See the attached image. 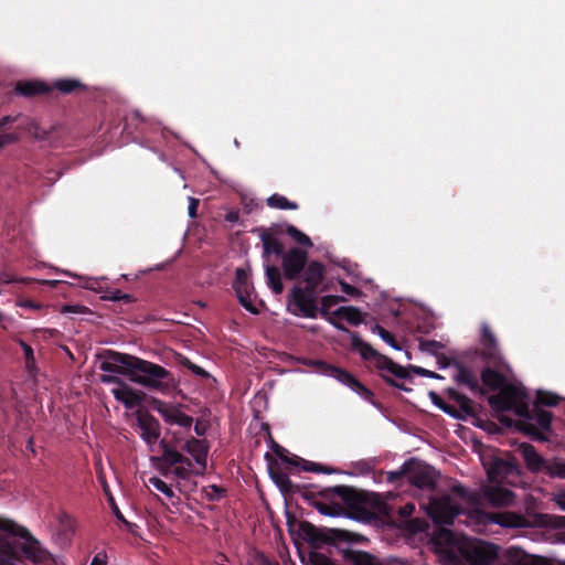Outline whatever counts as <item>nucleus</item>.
<instances>
[{
    "instance_id": "9",
    "label": "nucleus",
    "mask_w": 565,
    "mask_h": 565,
    "mask_svg": "<svg viewBox=\"0 0 565 565\" xmlns=\"http://www.w3.org/2000/svg\"><path fill=\"white\" fill-rule=\"evenodd\" d=\"M499 393L488 397L490 407L497 413L513 411L515 415L529 416V403L525 391L513 384H507Z\"/></svg>"
},
{
    "instance_id": "41",
    "label": "nucleus",
    "mask_w": 565,
    "mask_h": 565,
    "mask_svg": "<svg viewBox=\"0 0 565 565\" xmlns=\"http://www.w3.org/2000/svg\"><path fill=\"white\" fill-rule=\"evenodd\" d=\"M274 454L285 463L289 465V466H292V467H298L300 465V457L298 456H289V451L284 448L282 446L276 444V443H273V447H271Z\"/></svg>"
},
{
    "instance_id": "23",
    "label": "nucleus",
    "mask_w": 565,
    "mask_h": 565,
    "mask_svg": "<svg viewBox=\"0 0 565 565\" xmlns=\"http://www.w3.org/2000/svg\"><path fill=\"white\" fill-rule=\"evenodd\" d=\"M342 301H345V298L342 296L328 295V296L322 297L321 302H320L321 307L318 308L317 315L320 313L321 317L324 318L326 320H328L334 328H337L338 330L345 332L350 335V332H352V331L349 330L340 321H337L334 319L332 312L330 311L333 306H335Z\"/></svg>"
},
{
    "instance_id": "48",
    "label": "nucleus",
    "mask_w": 565,
    "mask_h": 565,
    "mask_svg": "<svg viewBox=\"0 0 565 565\" xmlns=\"http://www.w3.org/2000/svg\"><path fill=\"white\" fill-rule=\"evenodd\" d=\"M409 367L406 369L397 363H391V370H390V374H392L393 376L397 377V379H408L409 377Z\"/></svg>"
},
{
    "instance_id": "35",
    "label": "nucleus",
    "mask_w": 565,
    "mask_h": 565,
    "mask_svg": "<svg viewBox=\"0 0 565 565\" xmlns=\"http://www.w3.org/2000/svg\"><path fill=\"white\" fill-rule=\"evenodd\" d=\"M282 233H286L300 246L307 248H311L313 246L311 238L294 225H286L285 228L282 227Z\"/></svg>"
},
{
    "instance_id": "39",
    "label": "nucleus",
    "mask_w": 565,
    "mask_h": 565,
    "mask_svg": "<svg viewBox=\"0 0 565 565\" xmlns=\"http://www.w3.org/2000/svg\"><path fill=\"white\" fill-rule=\"evenodd\" d=\"M18 343L24 353L26 371L31 375H34L38 369H36V363H35V358H34V352H33L32 347L30 344H28L26 342H24L22 339H19Z\"/></svg>"
},
{
    "instance_id": "4",
    "label": "nucleus",
    "mask_w": 565,
    "mask_h": 565,
    "mask_svg": "<svg viewBox=\"0 0 565 565\" xmlns=\"http://www.w3.org/2000/svg\"><path fill=\"white\" fill-rule=\"evenodd\" d=\"M299 536L309 544L310 550L302 561L307 565H334L328 555L321 553L324 546H333L340 552L342 546L351 543H364L367 540L358 533L342 529L317 526L310 522L299 524Z\"/></svg>"
},
{
    "instance_id": "10",
    "label": "nucleus",
    "mask_w": 565,
    "mask_h": 565,
    "mask_svg": "<svg viewBox=\"0 0 565 565\" xmlns=\"http://www.w3.org/2000/svg\"><path fill=\"white\" fill-rule=\"evenodd\" d=\"M519 451L531 472H543L552 478L565 479V460H547L536 451L533 445L525 443L519 446Z\"/></svg>"
},
{
    "instance_id": "18",
    "label": "nucleus",
    "mask_w": 565,
    "mask_h": 565,
    "mask_svg": "<svg viewBox=\"0 0 565 565\" xmlns=\"http://www.w3.org/2000/svg\"><path fill=\"white\" fill-rule=\"evenodd\" d=\"M181 407V405L168 404L157 398L151 402V408L160 414L167 424L189 429L193 424V418L184 414Z\"/></svg>"
},
{
    "instance_id": "11",
    "label": "nucleus",
    "mask_w": 565,
    "mask_h": 565,
    "mask_svg": "<svg viewBox=\"0 0 565 565\" xmlns=\"http://www.w3.org/2000/svg\"><path fill=\"white\" fill-rule=\"evenodd\" d=\"M318 365L319 371L322 374L338 380L340 383L348 386L358 395H360L364 401L371 403L372 405H376L374 393L364 384H362L353 374H351L347 370L329 364L327 362L320 361Z\"/></svg>"
},
{
    "instance_id": "14",
    "label": "nucleus",
    "mask_w": 565,
    "mask_h": 565,
    "mask_svg": "<svg viewBox=\"0 0 565 565\" xmlns=\"http://www.w3.org/2000/svg\"><path fill=\"white\" fill-rule=\"evenodd\" d=\"M406 470L411 484L419 489H435L438 473L431 466L413 458L406 461Z\"/></svg>"
},
{
    "instance_id": "32",
    "label": "nucleus",
    "mask_w": 565,
    "mask_h": 565,
    "mask_svg": "<svg viewBox=\"0 0 565 565\" xmlns=\"http://www.w3.org/2000/svg\"><path fill=\"white\" fill-rule=\"evenodd\" d=\"M451 492L458 495L463 501L468 502L472 505H478L481 503V493L476 490H469L461 483H455L450 488Z\"/></svg>"
},
{
    "instance_id": "59",
    "label": "nucleus",
    "mask_w": 565,
    "mask_h": 565,
    "mask_svg": "<svg viewBox=\"0 0 565 565\" xmlns=\"http://www.w3.org/2000/svg\"><path fill=\"white\" fill-rule=\"evenodd\" d=\"M189 370L193 374H195V375H198L200 377H203V379L210 377V373L207 371H205L203 367H201V366H199V365H196L194 363L191 366L189 365Z\"/></svg>"
},
{
    "instance_id": "3",
    "label": "nucleus",
    "mask_w": 565,
    "mask_h": 565,
    "mask_svg": "<svg viewBox=\"0 0 565 565\" xmlns=\"http://www.w3.org/2000/svg\"><path fill=\"white\" fill-rule=\"evenodd\" d=\"M160 448L162 455L152 457L151 460L163 477L173 476L179 481H189L192 476H203L205 473L209 447L204 439L191 437L181 446L182 450L193 457L195 465L164 439L160 441Z\"/></svg>"
},
{
    "instance_id": "16",
    "label": "nucleus",
    "mask_w": 565,
    "mask_h": 565,
    "mask_svg": "<svg viewBox=\"0 0 565 565\" xmlns=\"http://www.w3.org/2000/svg\"><path fill=\"white\" fill-rule=\"evenodd\" d=\"M460 553L469 565H493L498 556V547L481 541L461 546Z\"/></svg>"
},
{
    "instance_id": "58",
    "label": "nucleus",
    "mask_w": 565,
    "mask_h": 565,
    "mask_svg": "<svg viewBox=\"0 0 565 565\" xmlns=\"http://www.w3.org/2000/svg\"><path fill=\"white\" fill-rule=\"evenodd\" d=\"M18 140L15 134H0V148L6 145L13 143Z\"/></svg>"
},
{
    "instance_id": "43",
    "label": "nucleus",
    "mask_w": 565,
    "mask_h": 565,
    "mask_svg": "<svg viewBox=\"0 0 565 565\" xmlns=\"http://www.w3.org/2000/svg\"><path fill=\"white\" fill-rule=\"evenodd\" d=\"M149 484H151L153 488L162 492L168 498H174L175 494L170 486H168L163 480H161L158 477H151L149 478Z\"/></svg>"
},
{
    "instance_id": "52",
    "label": "nucleus",
    "mask_w": 565,
    "mask_h": 565,
    "mask_svg": "<svg viewBox=\"0 0 565 565\" xmlns=\"http://www.w3.org/2000/svg\"><path fill=\"white\" fill-rule=\"evenodd\" d=\"M89 309L85 306L79 305H65L62 307V313H86Z\"/></svg>"
},
{
    "instance_id": "15",
    "label": "nucleus",
    "mask_w": 565,
    "mask_h": 565,
    "mask_svg": "<svg viewBox=\"0 0 565 565\" xmlns=\"http://www.w3.org/2000/svg\"><path fill=\"white\" fill-rule=\"evenodd\" d=\"M160 131L156 121L146 118L140 111L134 110L124 118L122 132L132 136L135 139H150L152 135Z\"/></svg>"
},
{
    "instance_id": "28",
    "label": "nucleus",
    "mask_w": 565,
    "mask_h": 565,
    "mask_svg": "<svg viewBox=\"0 0 565 565\" xmlns=\"http://www.w3.org/2000/svg\"><path fill=\"white\" fill-rule=\"evenodd\" d=\"M513 469L514 465L512 462L501 458H494L487 470L488 479L491 482L498 481L499 479L511 473Z\"/></svg>"
},
{
    "instance_id": "62",
    "label": "nucleus",
    "mask_w": 565,
    "mask_h": 565,
    "mask_svg": "<svg viewBox=\"0 0 565 565\" xmlns=\"http://www.w3.org/2000/svg\"><path fill=\"white\" fill-rule=\"evenodd\" d=\"M84 287L89 290L97 291L99 288V280L96 278H88L86 279Z\"/></svg>"
},
{
    "instance_id": "33",
    "label": "nucleus",
    "mask_w": 565,
    "mask_h": 565,
    "mask_svg": "<svg viewBox=\"0 0 565 565\" xmlns=\"http://www.w3.org/2000/svg\"><path fill=\"white\" fill-rule=\"evenodd\" d=\"M334 500L335 499L328 500L329 503L322 502V501H319V500H313L311 504L321 514L327 515V516H339V515L344 514V510H343V507L341 505V503L340 502H335Z\"/></svg>"
},
{
    "instance_id": "36",
    "label": "nucleus",
    "mask_w": 565,
    "mask_h": 565,
    "mask_svg": "<svg viewBox=\"0 0 565 565\" xmlns=\"http://www.w3.org/2000/svg\"><path fill=\"white\" fill-rule=\"evenodd\" d=\"M559 396H557L554 393L546 392V391H537L535 401L533 403V407H540L543 406L553 407L556 406L559 403Z\"/></svg>"
},
{
    "instance_id": "2",
    "label": "nucleus",
    "mask_w": 565,
    "mask_h": 565,
    "mask_svg": "<svg viewBox=\"0 0 565 565\" xmlns=\"http://www.w3.org/2000/svg\"><path fill=\"white\" fill-rule=\"evenodd\" d=\"M99 358V369L104 372L126 375L131 382L160 393L177 387L172 373L159 364L113 350H105Z\"/></svg>"
},
{
    "instance_id": "61",
    "label": "nucleus",
    "mask_w": 565,
    "mask_h": 565,
    "mask_svg": "<svg viewBox=\"0 0 565 565\" xmlns=\"http://www.w3.org/2000/svg\"><path fill=\"white\" fill-rule=\"evenodd\" d=\"M100 381L105 384H118L119 386L121 385V383H124L121 379L113 375H103L100 377Z\"/></svg>"
},
{
    "instance_id": "38",
    "label": "nucleus",
    "mask_w": 565,
    "mask_h": 565,
    "mask_svg": "<svg viewBox=\"0 0 565 565\" xmlns=\"http://www.w3.org/2000/svg\"><path fill=\"white\" fill-rule=\"evenodd\" d=\"M57 522L61 532L65 536H71L75 533L76 522L75 519L65 511L60 512Z\"/></svg>"
},
{
    "instance_id": "1",
    "label": "nucleus",
    "mask_w": 565,
    "mask_h": 565,
    "mask_svg": "<svg viewBox=\"0 0 565 565\" xmlns=\"http://www.w3.org/2000/svg\"><path fill=\"white\" fill-rule=\"evenodd\" d=\"M281 277L295 281L302 279L305 287L295 285L289 295L287 310L296 317L317 318V297L326 276V266L318 260H308V252L291 247L281 257Z\"/></svg>"
},
{
    "instance_id": "56",
    "label": "nucleus",
    "mask_w": 565,
    "mask_h": 565,
    "mask_svg": "<svg viewBox=\"0 0 565 565\" xmlns=\"http://www.w3.org/2000/svg\"><path fill=\"white\" fill-rule=\"evenodd\" d=\"M110 501H111L113 513L116 516V519L119 522L124 523L126 526H130V523L125 519L124 514L121 513L119 508L116 505L113 498L110 499Z\"/></svg>"
},
{
    "instance_id": "47",
    "label": "nucleus",
    "mask_w": 565,
    "mask_h": 565,
    "mask_svg": "<svg viewBox=\"0 0 565 565\" xmlns=\"http://www.w3.org/2000/svg\"><path fill=\"white\" fill-rule=\"evenodd\" d=\"M247 285H250L248 273L243 268H237L235 271V279L233 282V287L247 286Z\"/></svg>"
},
{
    "instance_id": "45",
    "label": "nucleus",
    "mask_w": 565,
    "mask_h": 565,
    "mask_svg": "<svg viewBox=\"0 0 565 565\" xmlns=\"http://www.w3.org/2000/svg\"><path fill=\"white\" fill-rule=\"evenodd\" d=\"M444 348V344L436 340H420L419 349L424 352L430 353L433 355H438V351Z\"/></svg>"
},
{
    "instance_id": "27",
    "label": "nucleus",
    "mask_w": 565,
    "mask_h": 565,
    "mask_svg": "<svg viewBox=\"0 0 565 565\" xmlns=\"http://www.w3.org/2000/svg\"><path fill=\"white\" fill-rule=\"evenodd\" d=\"M488 520L492 523L499 524L503 527H522L525 524V519L514 512H491L488 515Z\"/></svg>"
},
{
    "instance_id": "8",
    "label": "nucleus",
    "mask_w": 565,
    "mask_h": 565,
    "mask_svg": "<svg viewBox=\"0 0 565 565\" xmlns=\"http://www.w3.org/2000/svg\"><path fill=\"white\" fill-rule=\"evenodd\" d=\"M498 419L508 427L515 426L533 440L547 441L546 434L552 431L553 414L540 407H529V416H520L519 420H513L503 414L499 415Z\"/></svg>"
},
{
    "instance_id": "21",
    "label": "nucleus",
    "mask_w": 565,
    "mask_h": 565,
    "mask_svg": "<svg viewBox=\"0 0 565 565\" xmlns=\"http://www.w3.org/2000/svg\"><path fill=\"white\" fill-rule=\"evenodd\" d=\"M265 458L268 461L269 476L279 488L280 492L284 495H291L295 493L298 487H296L289 479L288 475L280 469L274 457L269 452H266Z\"/></svg>"
},
{
    "instance_id": "19",
    "label": "nucleus",
    "mask_w": 565,
    "mask_h": 565,
    "mask_svg": "<svg viewBox=\"0 0 565 565\" xmlns=\"http://www.w3.org/2000/svg\"><path fill=\"white\" fill-rule=\"evenodd\" d=\"M500 565H550L545 557L527 554L518 546H510L504 551Z\"/></svg>"
},
{
    "instance_id": "63",
    "label": "nucleus",
    "mask_w": 565,
    "mask_h": 565,
    "mask_svg": "<svg viewBox=\"0 0 565 565\" xmlns=\"http://www.w3.org/2000/svg\"><path fill=\"white\" fill-rule=\"evenodd\" d=\"M90 565H107V556L105 553H98L94 556Z\"/></svg>"
},
{
    "instance_id": "7",
    "label": "nucleus",
    "mask_w": 565,
    "mask_h": 565,
    "mask_svg": "<svg viewBox=\"0 0 565 565\" xmlns=\"http://www.w3.org/2000/svg\"><path fill=\"white\" fill-rule=\"evenodd\" d=\"M282 233V225H274L269 230H262L260 241L263 244V260L265 267L266 284L275 295L284 291L280 268L269 263L270 255L282 257L286 253L282 243L275 237V234Z\"/></svg>"
},
{
    "instance_id": "26",
    "label": "nucleus",
    "mask_w": 565,
    "mask_h": 565,
    "mask_svg": "<svg viewBox=\"0 0 565 565\" xmlns=\"http://www.w3.org/2000/svg\"><path fill=\"white\" fill-rule=\"evenodd\" d=\"M15 92L24 97H35L49 94L52 87L42 81H19L15 84Z\"/></svg>"
},
{
    "instance_id": "55",
    "label": "nucleus",
    "mask_w": 565,
    "mask_h": 565,
    "mask_svg": "<svg viewBox=\"0 0 565 565\" xmlns=\"http://www.w3.org/2000/svg\"><path fill=\"white\" fill-rule=\"evenodd\" d=\"M439 408L441 411H444L446 414H448L455 418H462L461 413L452 405L441 402V405H439Z\"/></svg>"
},
{
    "instance_id": "44",
    "label": "nucleus",
    "mask_w": 565,
    "mask_h": 565,
    "mask_svg": "<svg viewBox=\"0 0 565 565\" xmlns=\"http://www.w3.org/2000/svg\"><path fill=\"white\" fill-rule=\"evenodd\" d=\"M204 492L206 500L214 502L218 501L226 493V490L220 486L211 484L204 488Z\"/></svg>"
},
{
    "instance_id": "64",
    "label": "nucleus",
    "mask_w": 565,
    "mask_h": 565,
    "mask_svg": "<svg viewBox=\"0 0 565 565\" xmlns=\"http://www.w3.org/2000/svg\"><path fill=\"white\" fill-rule=\"evenodd\" d=\"M555 502L563 511H565V491L555 495Z\"/></svg>"
},
{
    "instance_id": "29",
    "label": "nucleus",
    "mask_w": 565,
    "mask_h": 565,
    "mask_svg": "<svg viewBox=\"0 0 565 565\" xmlns=\"http://www.w3.org/2000/svg\"><path fill=\"white\" fill-rule=\"evenodd\" d=\"M52 90L57 89L64 95L78 94L86 90V85L76 78L57 79L51 86Z\"/></svg>"
},
{
    "instance_id": "40",
    "label": "nucleus",
    "mask_w": 565,
    "mask_h": 565,
    "mask_svg": "<svg viewBox=\"0 0 565 565\" xmlns=\"http://www.w3.org/2000/svg\"><path fill=\"white\" fill-rule=\"evenodd\" d=\"M300 467L303 471L315 472V473H327L331 475L337 472V470L332 467L323 466L319 462H313L306 460L303 458H300Z\"/></svg>"
},
{
    "instance_id": "31",
    "label": "nucleus",
    "mask_w": 565,
    "mask_h": 565,
    "mask_svg": "<svg viewBox=\"0 0 565 565\" xmlns=\"http://www.w3.org/2000/svg\"><path fill=\"white\" fill-rule=\"evenodd\" d=\"M332 315L337 321L343 319L351 326H359L363 322L362 312L353 306L340 307L332 311Z\"/></svg>"
},
{
    "instance_id": "37",
    "label": "nucleus",
    "mask_w": 565,
    "mask_h": 565,
    "mask_svg": "<svg viewBox=\"0 0 565 565\" xmlns=\"http://www.w3.org/2000/svg\"><path fill=\"white\" fill-rule=\"evenodd\" d=\"M267 205L271 209L297 210L298 204L289 201L286 196L275 193L267 199Z\"/></svg>"
},
{
    "instance_id": "54",
    "label": "nucleus",
    "mask_w": 565,
    "mask_h": 565,
    "mask_svg": "<svg viewBox=\"0 0 565 565\" xmlns=\"http://www.w3.org/2000/svg\"><path fill=\"white\" fill-rule=\"evenodd\" d=\"M340 286H341V290L349 296L356 297V296L361 295L360 289H358L356 287H354L343 280H340Z\"/></svg>"
},
{
    "instance_id": "60",
    "label": "nucleus",
    "mask_w": 565,
    "mask_h": 565,
    "mask_svg": "<svg viewBox=\"0 0 565 565\" xmlns=\"http://www.w3.org/2000/svg\"><path fill=\"white\" fill-rule=\"evenodd\" d=\"M199 204H200V201L198 199H193V198L190 199V203H189V207H188V213H189L190 217H192V218L196 217Z\"/></svg>"
},
{
    "instance_id": "24",
    "label": "nucleus",
    "mask_w": 565,
    "mask_h": 565,
    "mask_svg": "<svg viewBox=\"0 0 565 565\" xmlns=\"http://www.w3.org/2000/svg\"><path fill=\"white\" fill-rule=\"evenodd\" d=\"M111 393L114 397L128 409L139 406L145 398L142 392L134 390L125 382L121 383L119 387L113 388Z\"/></svg>"
},
{
    "instance_id": "46",
    "label": "nucleus",
    "mask_w": 565,
    "mask_h": 565,
    "mask_svg": "<svg viewBox=\"0 0 565 565\" xmlns=\"http://www.w3.org/2000/svg\"><path fill=\"white\" fill-rule=\"evenodd\" d=\"M20 529H24V527L15 524L11 520L0 518V530L2 532H4L2 535H14V534H17L18 530H20Z\"/></svg>"
},
{
    "instance_id": "12",
    "label": "nucleus",
    "mask_w": 565,
    "mask_h": 565,
    "mask_svg": "<svg viewBox=\"0 0 565 565\" xmlns=\"http://www.w3.org/2000/svg\"><path fill=\"white\" fill-rule=\"evenodd\" d=\"M426 512L434 523L450 525L455 518L461 512V508L449 494L430 498Z\"/></svg>"
},
{
    "instance_id": "6",
    "label": "nucleus",
    "mask_w": 565,
    "mask_h": 565,
    "mask_svg": "<svg viewBox=\"0 0 565 565\" xmlns=\"http://www.w3.org/2000/svg\"><path fill=\"white\" fill-rule=\"evenodd\" d=\"M456 374L454 375V380L460 386L467 387L472 394L478 396H486L488 394V390L498 391L507 385L505 376L495 370V366L492 364H487L480 373V379L483 386L480 385L479 379L476 372L466 365L455 362Z\"/></svg>"
},
{
    "instance_id": "20",
    "label": "nucleus",
    "mask_w": 565,
    "mask_h": 565,
    "mask_svg": "<svg viewBox=\"0 0 565 565\" xmlns=\"http://www.w3.org/2000/svg\"><path fill=\"white\" fill-rule=\"evenodd\" d=\"M137 425L141 430L140 436L146 444L152 446L158 441L160 438V423L149 412L139 411L137 413Z\"/></svg>"
},
{
    "instance_id": "51",
    "label": "nucleus",
    "mask_w": 565,
    "mask_h": 565,
    "mask_svg": "<svg viewBox=\"0 0 565 565\" xmlns=\"http://www.w3.org/2000/svg\"><path fill=\"white\" fill-rule=\"evenodd\" d=\"M409 370L417 374V375H422V376H425V377H430V379H440L441 376L433 371H429V370H426L424 367H420V366H416V365H409Z\"/></svg>"
},
{
    "instance_id": "42",
    "label": "nucleus",
    "mask_w": 565,
    "mask_h": 565,
    "mask_svg": "<svg viewBox=\"0 0 565 565\" xmlns=\"http://www.w3.org/2000/svg\"><path fill=\"white\" fill-rule=\"evenodd\" d=\"M371 330L373 333H376L383 341H385L393 349H395V350L401 349V347H399L398 342L396 341V339L394 338V335L391 332H388L386 329H384L382 326L374 324L371 328Z\"/></svg>"
},
{
    "instance_id": "17",
    "label": "nucleus",
    "mask_w": 565,
    "mask_h": 565,
    "mask_svg": "<svg viewBox=\"0 0 565 565\" xmlns=\"http://www.w3.org/2000/svg\"><path fill=\"white\" fill-rule=\"evenodd\" d=\"M350 338L352 351L359 352L364 361L374 362V365L379 371L390 372L391 363H394L391 358L377 352L371 344L362 340L356 332H350Z\"/></svg>"
},
{
    "instance_id": "5",
    "label": "nucleus",
    "mask_w": 565,
    "mask_h": 565,
    "mask_svg": "<svg viewBox=\"0 0 565 565\" xmlns=\"http://www.w3.org/2000/svg\"><path fill=\"white\" fill-rule=\"evenodd\" d=\"M318 494L324 500L339 499L344 513L354 520H371L383 505L377 493L358 490L350 486L327 487L321 489Z\"/></svg>"
},
{
    "instance_id": "53",
    "label": "nucleus",
    "mask_w": 565,
    "mask_h": 565,
    "mask_svg": "<svg viewBox=\"0 0 565 565\" xmlns=\"http://www.w3.org/2000/svg\"><path fill=\"white\" fill-rule=\"evenodd\" d=\"M209 427L210 423L207 419L199 418L195 422L194 431L199 437H202L206 434Z\"/></svg>"
},
{
    "instance_id": "50",
    "label": "nucleus",
    "mask_w": 565,
    "mask_h": 565,
    "mask_svg": "<svg viewBox=\"0 0 565 565\" xmlns=\"http://www.w3.org/2000/svg\"><path fill=\"white\" fill-rule=\"evenodd\" d=\"M404 476L408 478V470H406V461L403 463V466L401 467L399 470H397V471H390L387 473V481L395 482V481L399 480Z\"/></svg>"
},
{
    "instance_id": "34",
    "label": "nucleus",
    "mask_w": 565,
    "mask_h": 565,
    "mask_svg": "<svg viewBox=\"0 0 565 565\" xmlns=\"http://www.w3.org/2000/svg\"><path fill=\"white\" fill-rule=\"evenodd\" d=\"M237 296L238 302L250 313L257 315L258 309L250 299L252 285L233 287Z\"/></svg>"
},
{
    "instance_id": "13",
    "label": "nucleus",
    "mask_w": 565,
    "mask_h": 565,
    "mask_svg": "<svg viewBox=\"0 0 565 565\" xmlns=\"http://www.w3.org/2000/svg\"><path fill=\"white\" fill-rule=\"evenodd\" d=\"M479 342L481 349L480 351H476V353L480 355L487 364H492L495 367H503L505 363L498 339L490 324L487 322L481 324Z\"/></svg>"
},
{
    "instance_id": "22",
    "label": "nucleus",
    "mask_w": 565,
    "mask_h": 565,
    "mask_svg": "<svg viewBox=\"0 0 565 565\" xmlns=\"http://www.w3.org/2000/svg\"><path fill=\"white\" fill-rule=\"evenodd\" d=\"M483 499L492 507H508L514 500V493L501 486H484L479 491Z\"/></svg>"
},
{
    "instance_id": "25",
    "label": "nucleus",
    "mask_w": 565,
    "mask_h": 565,
    "mask_svg": "<svg viewBox=\"0 0 565 565\" xmlns=\"http://www.w3.org/2000/svg\"><path fill=\"white\" fill-rule=\"evenodd\" d=\"M341 553L344 561L352 565H384L375 555L369 552L344 547L343 545Z\"/></svg>"
},
{
    "instance_id": "49",
    "label": "nucleus",
    "mask_w": 565,
    "mask_h": 565,
    "mask_svg": "<svg viewBox=\"0 0 565 565\" xmlns=\"http://www.w3.org/2000/svg\"><path fill=\"white\" fill-rule=\"evenodd\" d=\"M286 518H287V526H288V531L291 535H294L295 533H297L299 535V524L301 523H305L306 521H298L294 514H291L290 512H287L286 513Z\"/></svg>"
},
{
    "instance_id": "57",
    "label": "nucleus",
    "mask_w": 565,
    "mask_h": 565,
    "mask_svg": "<svg viewBox=\"0 0 565 565\" xmlns=\"http://www.w3.org/2000/svg\"><path fill=\"white\" fill-rule=\"evenodd\" d=\"M381 376L385 381V383H387L390 386H393V387H396L398 390L406 391V392L411 391V388L406 387L403 383H398L394 379H392L387 375L382 374Z\"/></svg>"
},
{
    "instance_id": "30",
    "label": "nucleus",
    "mask_w": 565,
    "mask_h": 565,
    "mask_svg": "<svg viewBox=\"0 0 565 565\" xmlns=\"http://www.w3.org/2000/svg\"><path fill=\"white\" fill-rule=\"evenodd\" d=\"M447 396L449 399L458 404L460 412H462L466 416H476V407L473 405V402L468 396L458 392L456 388H449L447 391Z\"/></svg>"
}]
</instances>
